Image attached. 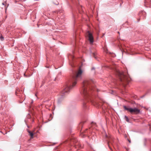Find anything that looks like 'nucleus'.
I'll list each match as a JSON object with an SVG mask.
<instances>
[{"label": "nucleus", "mask_w": 151, "mask_h": 151, "mask_svg": "<svg viewBox=\"0 0 151 151\" xmlns=\"http://www.w3.org/2000/svg\"><path fill=\"white\" fill-rule=\"evenodd\" d=\"M91 82V81L87 80L84 81L82 85L81 93L94 105H100V104H99L98 101L99 98L91 94L92 92H95L96 91H99L98 89L94 87L93 85L92 84Z\"/></svg>", "instance_id": "nucleus-1"}, {"label": "nucleus", "mask_w": 151, "mask_h": 151, "mask_svg": "<svg viewBox=\"0 0 151 151\" xmlns=\"http://www.w3.org/2000/svg\"><path fill=\"white\" fill-rule=\"evenodd\" d=\"M83 71L80 68L76 74L71 77L68 83L64 87L61 93L60 98H63L69 92L72 87H74L77 82L81 78V75Z\"/></svg>", "instance_id": "nucleus-2"}, {"label": "nucleus", "mask_w": 151, "mask_h": 151, "mask_svg": "<svg viewBox=\"0 0 151 151\" xmlns=\"http://www.w3.org/2000/svg\"><path fill=\"white\" fill-rule=\"evenodd\" d=\"M120 75V80L123 84L125 85L129 83L131 79L129 76L124 73H119Z\"/></svg>", "instance_id": "nucleus-3"}, {"label": "nucleus", "mask_w": 151, "mask_h": 151, "mask_svg": "<svg viewBox=\"0 0 151 151\" xmlns=\"http://www.w3.org/2000/svg\"><path fill=\"white\" fill-rule=\"evenodd\" d=\"M123 107L124 110L130 112L131 114L134 113L135 114H138L140 112V110L136 108H128L125 106H124Z\"/></svg>", "instance_id": "nucleus-4"}, {"label": "nucleus", "mask_w": 151, "mask_h": 151, "mask_svg": "<svg viewBox=\"0 0 151 151\" xmlns=\"http://www.w3.org/2000/svg\"><path fill=\"white\" fill-rule=\"evenodd\" d=\"M87 34L90 43L91 44H92L94 40L93 38L92 34H91L89 31H88L87 32Z\"/></svg>", "instance_id": "nucleus-5"}, {"label": "nucleus", "mask_w": 151, "mask_h": 151, "mask_svg": "<svg viewBox=\"0 0 151 151\" xmlns=\"http://www.w3.org/2000/svg\"><path fill=\"white\" fill-rule=\"evenodd\" d=\"M28 132L29 133L30 136L31 138H33L34 135V134L33 133L29 130L28 131Z\"/></svg>", "instance_id": "nucleus-6"}, {"label": "nucleus", "mask_w": 151, "mask_h": 151, "mask_svg": "<svg viewBox=\"0 0 151 151\" xmlns=\"http://www.w3.org/2000/svg\"><path fill=\"white\" fill-rule=\"evenodd\" d=\"M145 14V13L143 12V11H142L141 12H140L139 13V17H141V18H142V15H144Z\"/></svg>", "instance_id": "nucleus-7"}, {"label": "nucleus", "mask_w": 151, "mask_h": 151, "mask_svg": "<svg viewBox=\"0 0 151 151\" xmlns=\"http://www.w3.org/2000/svg\"><path fill=\"white\" fill-rule=\"evenodd\" d=\"M92 55L93 56V57L96 59H97V57H96V52H93L92 53Z\"/></svg>", "instance_id": "nucleus-8"}, {"label": "nucleus", "mask_w": 151, "mask_h": 151, "mask_svg": "<svg viewBox=\"0 0 151 151\" xmlns=\"http://www.w3.org/2000/svg\"><path fill=\"white\" fill-rule=\"evenodd\" d=\"M87 106L86 105V104L85 102H84L83 104V108L84 109H85L86 107H87Z\"/></svg>", "instance_id": "nucleus-9"}, {"label": "nucleus", "mask_w": 151, "mask_h": 151, "mask_svg": "<svg viewBox=\"0 0 151 151\" xmlns=\"http://www.w3.org/2000/svg\"><path fill=\"white\" fill-rule=\"evenodd\" d=\"M125 118H126V121L127 122H129V119H128V117L126 116H125Z\"/></svg>", "instance_id": "nucleus-10"}, {"label": "nucleus", "mask_w": 151, "mask_h": 151, "mask_svg": "<svg viewBox=\"0 0 151 151\" xmlns=\"http://www.w3.org/2000/svg\"><path fill=\"white\" fill-rule=\"evenodd\" d=\"M86 130H88L89 131V132H91V128H89L88 129H87Z\"/></svg>", "instance_id": "nucleus-11"}, {"label": "nucleus", "mask_w": 151, "mask_h": 151, "mask_svg": "<svg viewBox=\"0 0 151 151\" xmlns=\"http://www.w3.org/2000/svg\"><path fill=\"white\" fill-rule=\"evenodd\" d=\"M109 143H111V142L110 141V140H109V141L108 142V146H109V148L111 150V147H109Z\"/></svg>", "instance_id": "nucleus-12"}, {"label": "nucleus", "mask_w": 151, "mask_h": 151, "mask_svg": "<svg viewBox=\"0 0 151 151\" xmlns=\"http://www.w3.org/2000/svg\"><path fill=\"white\" fill-rule=\"evenodd\" d=\"M1 40L2 41L4 40V37L3 36H1L0 37Z\"/></svg>", "instance_id": "nucleus-13"}, {"label": "nucleus", "mask_w": 151, "mask_h": 151, "mask_svg": "<svg viewBox=\"0 0 151 151\" xmlns=\"http://www.w3.org/2000/svg\"><path fill=\"white\" fill-rule=\"evenodd\" d=\"M94 68H92V70H94Z\"/></svg>", "instance_id": "nucleus-14"}, {"label": "nucleus", "mask_w": 151, "mask_h": 151, "mask_svg": "<svg viewBox=\"0 0 151 151\" xmlns=\"http://www.w3.org/2000/svg\"><path fill=\"white\" fill-rule=\"evenodd\" d=\"M2 4L3 5H4V3H2Z\"/></svg>", "instance_id": "nucleus-15"}, {"label": "nucleus", "mask_w": 151, "mask_h": 151, "mask_svg": "<svg viewBox=\"0 0 151 151\" xmlns=\"http://www.w3.org/2000/svg\"><path fill=\"white\" fill-rule=\"evenodd\" d=\"M71 57H72V58H73V57H73V56H72H72H71Z\"/></svg>", "instance_id": "nucleus-16"}, {"label": "nucleus", "mask_w": 151, "mask_h": 151, "mask_svg": "<svg viewBox=\"0 0 151 151\" xmlns=\"http://www.w3.org/2000/svg\"><path fill=\"white\" fill-rule=\"evenodd\" d=\"M71 141H72V142H74L73 141V140H72Z\"/></svg>", "instance_id": "nucleus-17"}, {"label": "nucleus", "mask_w": 151, "mask_h": 151, "mask_svg": "<svg viewBox=\"0 0 151 151\" xmlns=\"http://www.w3.org/2000/svg\"><path fill=\"white\" fill-rule=\"evenodd\" d=\"M100 99V100H101V101H103L102 100V99Z\"/></svg>", "instance_id": "nucleus-18"}, {"label": "nucleus", "mask_w": 151, "mask_h": 151, "mask_svg": "<svg viewBox=\"0 0 151 151\" xmlns=\"http://www.w3.org/2000/svg\"><path fill=\"white\" fill-rule=\"evenodd\" d=\"M129 142H131V141H130V140H129Z\"/></svg>", "instance_id": "nucleus-19"}, {"label": "nucleus", "mask_w": 151, "mask_h": 151, "mask_svg": "<svg viewBox=\"0 0 151 151\" xmlns=\"http://www.w3.org/2000/svg\"><path fill=\"white\" fill-rule=\"evenodd\" d=\"M118 33L119 34V32H118Z\"/></svg>", "instance_id": "nucleus-20"}, {"label": "nucleus", "mask_w": 151, "mask_h": 151, "mask_svg": "<svg viewBox=\"0 0 151 151\" xmlns=\"http://www.w3.org/2000/svg\"><path fill=\"white\" fill-rule=\"evenodd\" d=\"M24 76H25V74H24Z\"/></svg>", "instance_id": "nucleus-21"}, {"label": "nucleus", "mask_w": 151, "mask_h": 151, "mask_svg": "<svg viewBox=\"0 0 151 151\" xmlns=\"http://www.w3.org/2000/svg\"><path fill=\"white\" fill-rule=\"evenodd\" d=\"M143 19H144V17H143Z\"/></svg>", "instance_id": "nucleus-22"}, {"label": "nucleus", "mask_w": 151, "mask_h": 151, "mask_svg": "<svg viewBox=\"0 0 151 151\" xmlns=\"http://www.w3.org/2000/svg\"><path fill=\"white\" fill-rule=\"evenodd\" d=\"M58 102L59 101V100L58 101Z\"/></svg>", "instance_id": "nucleus-23"}]
</instances>
